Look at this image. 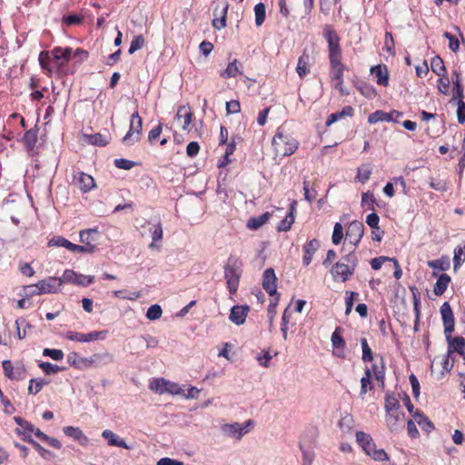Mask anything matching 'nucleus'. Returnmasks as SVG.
<instances>
[{
    "label": "nucleus",
    "mask_w": 465,
    "mask_h": 465,
    "mask_svg": "<svg viewBox=\"0 0 465 465\" xmlns=\"http://www.w3.org/2000/svg\"><path fill=\"white\" fill-rule=\"evenodd\" d=\"M413 419L415 420V422H417L422 429L430 431L433 430V423L430 421L427 417L423 415L422 412L416 411L412 414Z\"/></svg>",
    "instance_id": "37998d69"
},
{
    "label": "nucleus",
    "mask_w": 465,
    "mask_h": 465,
    "mask_svg": "<svg viewBox=\"0 0 465 465\" xmlns=\"http://www.w3.org/2000/svg\"><path fill=\"white\" fill-rule=\"evenodd\" d=\"M366 453L371 456L375 460H387L389 459L386 451L383 449H377L376 445L374 444V447L370 451L367 450Z\"/></svg>",
    "instance_id": "6e6d98bb"
},
{
    "label": "nucleus",
    "mask_w": 465,
    "mask_h": 465,
    "mask_svg": "<svg viewBox=\"0 0 465 465\" xmlns=\"http://www.w3.org/2000/svg\"><path fill=\"white\" fill-rule=\"evenodd\" d=\"M45 384H47V382L43 379H31L29 381L28 393L34 395L37 394Z\"/></svg>",
    "instance_id": "3c124183"
},
{
    "label": "nucleus",
    "mask_w": 465,
    "mask_h": 465,
    "mask_svg": "<svg viewBox=\"0 0 465 465\" xmlns=\"http://www.w3.org/2000/svg\"><path fill=\"white\" fill-rule=\"evenodd\" d=\"M145 44V39L143 35H136L131 42L128 53L134 54L137 50L141 49Z\"/></svg>",
    "instance_id": "4d7b16f0"
},
{
    "label": "nucleus",
    "mask_w": 465,
    "mask_h": 465,
    "mask_svg": "<svg viewBox=\"0 0 465 465\" xmlns=\"http://www.w3.org/2000/svg\"><path fill=\"white\" fill-rule=\"evenodd\" d=\"M320 247V242L317 239H312L303 245V257L302 263L308 266L312 260V256Z\"/></svg>",
    "instance_id": "412c9836"
},
{
    "label": "nucleus",
    "mask_w": 465,
    "mask_h": 465,
    "mask_svg": "<svg viewBox=\"0 0 465 465\" xmlns=\"http://www.w3.org/2000/svg\"><path fill=\"white\" fill-rule=\"evenodd\" d=\"M24 440L30 443L43 459L48 460L52 456V453L48 450L43 448L37 441L33 440L31 435H25Z\"/></svg>",
    "instance_id": "a19ab883"
},
{
    "label": "nucleus",
    "mask_w": 465,
    "mask_h": 465,
    "mask_svg": "<svg viewBox=\"0 0 465 465\" xmlns=\"http://www.w3.org/2000/svg\"><path fill=\"white\" fill-rule=\"evenodd\" d=\"M72 183L83 193H88L96 186L94 177L82 171L74 172Z\"/></svg>",
    "instance_id": "6e6552de"
},
{
    "label": "nucleus",
    "mask_w": 465,
    "mask_h": 465,
    "mask_svg": "<svg viewBox=\"0 0 465 465\" xmlns=\"http://www.w3.org/2000/svg\"><path fill=\"white\" fill-rule=\"evenodd\" d=\"M254 15H255V24L257 26H260L263 24L266 17V8L265 5L262 3H259L254 6Z\"/></svg>",
    "instance_id": "09e8293b"
},
{
    "label": "nucleus",
    "mask_w": 465,
    "mask_h": 465,
    "mask_svg": "<svg viewBox=\"0 0 465 465\" xmlns=\"http://www.w3.org/2000/svg\"><path fill=\"white\" fill-rule=\"evenodd\" d=\"M322 36L327 43L330 78L334 83V88L339 90L341 94H344V74L349 71V68L342 62L341 38L331 25H325L323 26Z\"/></svg>",
    "instance_id": "f257e3e1"
},
{
    "label": "nucleus",
    "mask_w": 465,
    "mask_h": 465,
    "mask_svg": "<svg viewBox=\"0 0 465 465\" xmlns=\"http://www.w3.org/2000/svg\"><path fill=\"white\" fill-rule=\"evenodd\" d=\"M39 367L47 375L54 374L62 370L57 365L52 364L50 362H41Z\"/></svg>",
    "instance_id": "774afa93"
},
{
    "label": "nucleus",
    "mask_w": 465,
    "mask_h": 465,
    "mask_svg": "<svg viewBox=\"0 0 465 465\" xmlns=\"http://www.w3.org/2000/svg\"><path fill=\"white\" fill-rule=\"evenodd\" d=\"M163 310L160 305L153 304L150 306L146 312V317L151 321H155L161 318Z\"/></svg>",
    "instance_id": "bf43d9fd"
},
{
    "label": "nucleus",
    "mask_w": 465,
    "mask_h": 465,
    "mask_svg": "<svg viewBox=\"0 0 465 465\" xmlns=\"http://www.w3.org/2000/svg\"><path fill=\"white\" fill-rule=\"evenodd\" d=\"M341 328H336V330L332 332L331 341L333 346V349H345L346 342L342 336L340 334Z\"/></svg>",
    "instance_id": "603ef678"
},
{
    "label": "nucleus",
    "mask_w": 465,
    "mask_h": 465,
    "mask_svg": "<svg viewBox=\"0 0 465 465\" xmlns=\"http://www.w3.org/2000/svg\"><path fill=\"white\" fill-rule=\"evenodd\" d=\"M405 418L404 412L401 411V410L396 411L395 412L388 413L385 416V421L387 427L391 431H397L400 424L403 422Z\"/></svg>",
    "instance_id": "aec40b11"
},
{
    "label": "nucleus",
    "mask_w": 465,
    "mask_h": 465,
    "mask_svg": "<svg viewBox=\"0 0 465 465\" xmlns=\"http://www.w3.org/2000/svg\"><path fill=\"white\" fill-rule=\"evenodd\" d=\"M84 16L80 15H69L63 18V23L67 25H75L83 23Z\"/></svg>",
    "instance_id": "0e129e2a"
},
{
    "label": "nucleus",
    "mask_w": 465,
    "mask_h": 465,
    "mask_svg": "<svg viewBox=\"0 0 465 465\" xmlns=\"http://www.w3.org/2000/svg\"><path fill=\"white\" fill-rule=\"evenodd\" d=\"M343 237V228L341 223H336L333 228L331 241L334 244H339Z\"/></svg>",
    "instance_id": "338daca9"
},
{
    "label": "nucleus",
    "mask_w": 465,
    "mask_h": 465,
    "mask_svg": "<svg viewBox=\"0 0 465 465\" xmlns=\"http://www.w3.org/2000/svg\"><path fill=\"white\" fill-rule=\"evenodd\" d=\"M73 54L71 47H54L52 50L53 58L58 67H63L70 61Z\"/></svg>",
    "instance_id": "dca6fc26"
},
{
    "label": "nucleus",
    "mask_w": 465,
    "mask_h": 465,
    "mask_svg": "<svg viewBox=\"0 0 465 465\" xmlns=\"http://www.w3.org/2000/svg\"><path fill=\"white\" fill-rule=\"evenodd\" d=\"M262 288L270 296L278 295L277 277L272 268H268L263 272Z\"/></svg>",
    "instance_id": "ddd939ff"
},
{
    "label": "nucleus",
    "mask_w": 465,
    "mask_h": 465,
    "mask_svg": "<svg viewBox=\"0 0 465 465\" xmlns=\"http://www.w3.org/2000/svg\"><path fill=\"white\" fill-rule=\"evenodd\" d=\"M63 285V280L58 277H47L39 281L34 285L35 290L32 292L35 295H42L46 293H56Z\"/></svg>",
    "instance_id": "423d86ee"
},
{
    "label": "nucleus",
    "mask_w": 465,
    "mask_h": 465,
    "mask_svg": "<svg viewBox=\"0 0 465 465\" xmlns=\"http://www.w3.org/2000/svg\"><path fill=\"white\" fill-rule=\"evenodd\" d=\"M303 191H304V198L309 203H312L313 200H315L317 196V192L314 189H312L310 187V182L304 181L303 182Z\"/></svg>",
    "instance_id": "69168bd1"
},
{
    "label": "nucleus",
    "mask_w": 465,
    "mask_h": 465,
    "mask_svg": "<svg viewBox=\"0 0 465 465\" xmlns=\"http://www.w3.org/2000/svg\"><path fill=\"white\" fill-rule=\"evenodd\" d=\"M176 118L183 130H187L192 123L193 113L189 107L184 105L179 106L176 114Z\"/></svg>",
    "instance_id": "b1692460"
},
{
    "label": "nucleus",
    "mask_w": 465,
    "mask_h": 465,
    "mask_svg": "<svg viewBox=\"0 0 465 465\" xmlns=\"http://www.w3.org/2000/svg\"><path fill=\"white\" fill-rule=\"evenodd\" d=\"M102 436L108 440V445L110 446L121 447L126 450L130 449V447L123 439H120L119 436H117L110 430H104L102 433Z\"/></svg>",
    "instance_id": "cd10ccee"
},
{
    "label": "nucleus",
    "mask_w": 465,
    "mask_h": 465,
    "mask_svg": "<svg viewBox=\"0 0 465 465\" xmlns=\"http://www.w3.org/2000/svg\"><path fill=\"white\" fill-rule=\"evenodd\" d=\"M23 141L29 150H33L37 142V130L30 129L24 134Z\"/></svg>",
    "instance_id": "c03bdc74"
},
{
    "label": "nucleus",
    "mask_w": 465,
    "mask_h": 465,
    "mask_svg": "<svg viewBox=\"0 0 465 465\" xmlns=\"http://www.w3.org/2000/svg\"><path fill=\"white\" fill-rule=\"evenodd\" d=\"M440 312L443 322L444 333L446 336L451 334L455 330V317L450 304L444 302L440 309Z\"/></svg>",
    "instance_id": "9b49d317"
},
{
    "label": "nucleus",
    "mask_w": 465,
    "mask_h": 465,
    "mask_svg": "<svg viewBox=\"0 0 465 465\" xmlns=\"http://www.w3.org/2000/svg\"><path fill=\"white\" fill-rule=\"evenodd\" d=\"M296 201H293L291 205H290V210H289V213L288 214L285 216L284 219H282L278 226H277V230L279 232H288L291 228H292V225L294 223V213L296 211Z\"/></svg>",
    "instance_id": "5701e85b"
},
{
    "label": "nucleus",
    "mask_w": 465,
    "mask_h": 465,
    "mask_svg": "<svg viewBox=\"0 0 465 465\" xmlns=\"http://www.w3.org/2000/svg\"><path fill=\"white\" fill-rule=\"evenodd\" d=\"M364 233V225L360 221H352L346 231L345 239L352 245L356 246Z\"/></svg>",
    "instance_id": "9d476101"
},
{
    "label": "nucleus",
    "mask_w": 465,
    "mask_h": 465,
    "mask_svg": "<svg viewBox=\"0 0 465 465\" xmlns=\"http://www.w3.org/2000/svg\"><path fill=\"white\" fill-rule=\"evenodd\" d=\"M2 367L5 377L11 381H22L26 377V368L23 362H16L15 365L9 360L2 362Z\"/></svg>",
    "instance_id": "0eeeda50"
},
{
    "label": "nucleus",
    "mask_w": 465,
    "mask_h": 465,
    "mask_svg": "<svg viewBox=\"0 0 465 465\" xmlns=\"http://www.w3.org/2000/svg\"><path fill=\"white\" fill-rule=\"evenodd\" d=\"M313 64V60L307 51H303L302 55L298 58L296 66V73L301 79H303L311 72V67Z\"/></svg>",
    "instance_id": "2eb2a0df"
},
{
    "label": "nucleus",
    "mask_w": 465,
    "mask_h": 465,
    "mask_svg": "<svg viewBox=\"0 0 465 465\" xmlns=\"http://www.w3.org/2000/svg\"><path fill=\"white\" fill-rule=\"evenodd\" d=\"M354 270L355 264L350 266L345 262H338L332 266L331 272L334 280H340L344 282L354 273Z\"/></svg>",
    "instance_id": "f8f14e48"
},
{
    "label": "nucleus",
    "mask_w": 465,
    "mask_h": 465,
    "mask_svg": "<svg viewBox=\"0 0 465 465\" xmlns=\"http://www.w3.org/2000/svg\"><path fill=\"white\" fill-rule=\"evenodd\" d=\"M224 278L231 294L236 293L242 273V262L236 256L231 255L224 265Z\"/></svg>",
    "instance_id": "7ed1b4c3"
},
{
    "label": "nucleus",
    "mask_w": 465,
    "mask_h": 465,
    "mask_svg": "<svg viewBox=\"0 0 465 465\" xmlns=\"http://www.w3.org/2000/svg\"><path fill=\"white\" fill-rule=\"evenodd\" d=\"M381 365L379 366L378 364L374 363L371 365V375L373 374L377 381L381 382V385H384V380H385V367L383 365V360L381 359Z\"/></svg>",
    "instance_id": "49530a36"
},
{
    "label": "nucleus",
    "mask_w": 465,
    "mask_h": 465,
    "mask_svg": "<svg viewBox=\"0 0 465 465\" xmlns=\"http://www.w3.org/2000/svg\"><path fill=\"white\" fill-rule=\"evenodd\" d=\"M50 63V55L47 51H42L39 54V64L44 70L48 72L50 75L52 74V69L49 66Z\"/></svg>",
    "instance_id": "680f3d73"
},
{
    "label": "nucleus",
    "mask_w": 465,
    "mask_h": 465,
    "mask_svg": "<svg viewBox=\"0 0 465 465\" xmlns=\"http://www.w3.org/2000/svg\"><path fill=\"white\" fill-rule=\"evenodd\" d=\"M374 387L371 381V371L369 367H366L364 370V375L361 379V391L359 397L361 400H364L366 393L369 391H372Z\"/></svg>",
    "instance_id": "393cba45"
},
{
    "label": "nucleus",
    "mask_w": 465,
    "mask_h": 465,
    "mask_svg": "<svg viewBox=\"0 0 465 465\" xmlns=\"http://www.w3.org/2000/svg\"><path fill=\"white\" fill-rule=\"evenodd\" d=\"M446 338L448 341V351L450 353H451V351H456L460 354L463 349H465V339L463 337L452 338L451 334H448Z\"/></svg>",
    "instance_id": "a878e982"
},
{
    "label": "nucleus",
    "mask_w": 465,
    "mask_h": 465,
    "mask_svg": "<svg viewBox=\"0 0 465 465\" xmlns=\"http://www.w3.org/2000/svg\"><path fill=\"white\" fill-rule=\"evenodd\" d=\"M60 279L63 280V282H68L83 287L89 286L94 282V276L83 275L69 269L64 271L63 276Z\"/></svg>",
    "instance_id": "1a4fd4ad"
},
{
    "label": "nucleus",
    "mask_w": 465,
    "mask_h": 465,
    "mask_svg": "<svg viewBox=\"0 0 465 465\" xmlns=\"http://www.w3.org/2000/svg\"><path fill=\"white\" fill-rule=\"evenodd\" d=\"M270 216L271 213L266 212L258 217H252L247 223V227L252 230H257L269 221Z\"/></svg>",
    "instance_id": "58836bf2"
},
{
    "label": "nucleus",
    "mask_w": 465,
    "mask_h": 465,
    "mask_svg": "<svg viewBox=\"0 0 465 465\" xmlns=\"http://www.w3.org/2000/svg\"><path fill=\"white\" fill-rule=\"evenodd\" d=\"M88 143L95 146H106L110 143V135L104 134H94L85 135Z\"/></svg>",
    "instance_id": "2f4dec72"
},
{
    "label": "nucleus",
    "mask_w": 465,
    "mask_h": 465,
    "mask_svg": "<svg viewBox=\"0 0 465 465\" xmlns=\"http://www.w3.org/2000/svg\"><path fill=\"white\" fill-rule=\"evenodd\" d=\"M164 386H165V379H163V378L153 379L149 384L150 390H152L155 392H158L160 394L164 393Z\"/></svg>",
    "instance_id": "052dcab7"
},
{
    "label": "nucleus",
    "mask_w": 465,
    "mask_h": 465,
    "mask_svg": "<svg viewBox=\"0 0 465 465\" xmlns=\"http://www.w3.org/2000/svg\"><path fill=\"white\" fill-rule=\"evenodd\" d=\"M361 205L365 210L375 211V206L378 203L372 192L367 191L361 193Z\"/></svg>",
    "instance_id": "f704fd0d"
},
{
    "label": "nucleus",
    "mask_w": 465,
    "mask_h": 465,
    "mask_svg": "<svg viewBox=\"0 0 465 465\" xmlns=\"http://www.w3.org/2000/svg\"><path fill=\"white\" fill-rule=\"evenodd\" d=\"M451 80L453 82L451 99L458 100L457 117L460 124H463L465 122V103L462 99L464 89L460 82V74L456 70L452 71Z\"/></svg>",
    "instance_id": "20e7f679"
},
{
    "label": "nucleus",
    "mask_w": 465,
    "mask_h": 465,
    "mask_svg": "<svg viewBox=\"0 0 465 465\" xmlns=\"http://www.w3.org/2000/svg\"><path fill=\"white\" fill-rule=\"evenodd\" d=\"M249 306L235 305L231 309L229 319L236 325L243 324L249 312Z\"/></svg>",
    "instance_id": "6ab92c4d"
},
{
    "label": "nucleus",
    "mask_w": 465,
    "mask_h": 465,
    "mask_svg": "<svg viewBox=\"0 0 465 465\" xmlns=\"http://www.w3.org/2000/svg\"><path fill=\"white\" fill-rule=\"evenodd\" d=\"M97 235L98 231L96 229L84 230L80 232V242H83L84 246L95 248L94 242L96 241Z\"/></svg>",
    "instance_id": "c756f323"
},
{
    "label": "nucleus",
    "mask_w": 465,
    "mask_h": 465,
    "mask_svg": "<svg viewBox=\"0 0 465 465\" xmlns=\"http://www.w3.org/2000/svg\"><path fill=\"white\" fill-rule=\"evenodd\" d=\"M15 420L21 427L20 429H16L15 431L17 434L21 435L23 440L25 435H31V433L34 431L35 427L31 422L24 420L21 417H15Z\"/></svg>",
    "instance_id": "c9c22d12"
},
{
    "label": "nucleus",
    "mask_w": 465,
    "mask_h": 465,
    "mask_svg": "<svg viewBox=\"0 0 465 465\" xmlns=\"http://www.w3.org/2000/svg\"><path fill=\"white\" fill-rule=\"evenodd\" d=\"M465 262V241L463 245L455 247L453 255V270L457 272Z\"/></svg>",
    "instance_id": "72a5a7b5"
},
{
    "label": "nucleus",
    "mask_w": 465,
    "mask_h": 465,
    "mask_svg": "<svg viewBox=\"0 0 465 465\" xmlns=\"http://www.w3.org/2000/svg\"><path fill=\"white\" fill-rule=\"evenodd\" d=\"M252 424L253 422L252 420H247L244 423V425H242L238 422L232 424H226L223 427V430L229 435H232L235 437L237 440H240L244 433L248 432V427L252 426Z\"/></svg>",
    "instance_id": "f3484780"
},
{
    "label": "nucleus",
    "mask_w": 465,
    "mask_h": 465,
    "mask_svg": "<svg viewBox=\"0 0 465 465\" xmlns=\"http://www.w3.org/2000/svg\"><path fill=\"white\" fill-rule=\"evenodd\" d=\"M143 130V119L139 115L138 111H135L130 119V126L127 134L123 138V143L132 145L140 140Z\"/></svg>",
    "instance_id": "39448f33"
},
{
    "label": "nucleus",
    "mask_w": 465,
    "mask_h": 465,
    "mask_svg": "<svg viewBox=\"0 0 465 465\" xmlns=\"http://www.w3.org/2000/svg\"><path fill=\"white\" fill-rule=\"evenodd\" d=\"M299 141L283 126H279L272 139L274 157L283 158L293 154L299 148Z\"/></svg>",
    "instance_id": "f03ea898"
},
{
    "label": "nucleus",
    "mask_w": 465,
    "mask_h": 465,
    "mask_svg": "<svg viewBox=\"0 0 465 465\" xmlns=\"http://www.w3.org/2000/svg\"><path fill=\"white\" fill-rule=\"evenodd\" d=\"M371 173H372L371 164V163H363L357 170V174L355 176V182H359L361 183H365L371 178Z\"/></svg>",
    "instance_id": "473e14b6"
},
{
    "label": "nucleus",
    "mask_w": 465,
    "mask_h": 465,
    "mask_svg": "<svg viewBox=\"0 0 465 465\" xmlns=\"http://www.w3.org/2000/svg\"><path fill=\"white\" fill-rule=\"evenodd\" d=\"M356 440L359 445L363 449L365 452L367 450L370 451L374 447V442L371 437L363 431H358L356 433Z\"/></svg>",
    "instance_id": "4c0bfd02"
},
{
    "label": "nucleus",
    "mask_w": 465,
    "mask_h": 465,
    "mask_svg": "<svg viewBox=\"0 0 465 465\" xmlns=\"http://www.w3.org/2000/svg\"><path fill=\"white\" fill-rule=\"evenodd\" d=\"M150 232L152 235L153 242L150 243V248H154L155 242L161 241L163 239V227L161 223L154 224L153 228L150 229Z\"/></svg>",
    "instance_id": "864d4df0"
},
{
    "label": "nucleus",
    "mask_w": 465,
    "mask_h": 465,
    "mask_svg": "<svg viewBox=\"0 0 465 465\" xmlns=\"http://www.w3.org/2000/svg\"><path fill=\"white\" fill-rule=\"evenodd\" d=\"M391 119L389 113L382 110H377L368 116V123L374 124L379 122H391Z\"/></svg>",
    "instance_id": "ea45409f"
},
{
    "label": "nucleus",
    "mask_w": 465,
    "mask_h": 465,
    "mask_svg": "<svg viewBox=\"0 0 465 465\" xmlns=\"http://www.w3.org/2000/svg\"><path fill=\"white\" fill-rule=\"evenodd\" d=\"M451 282V278L447 273H441L438 275V295L445 293L448 285Z\"/></svg>",
    "instance_id": "8fccbe9b"
},
{
    "label": "nucleus",
    "mask_w": 465,
    "mask_h": 465,
    "mask_svg": "<svg viewBox=\"0 0 465 465\" xmlns=\"http://www.w3.org/2000/svg\"><path fill=\"white\" fill-rule=\"evenodd\" d=\"M103 331H92L89 333H82L77 331H69L65 333L64 337L69 341H79V342H89L104 339Z\"/></svg>",
    "instance_id": "4468645a"
},
{
    "label": "nucleus",
    "mask_w": 465,
    "mask_h": 465,
    "mask_svg": "<svg viewBox=\"0 0 465 465\" xmlns=\"http://www.w3.org/2000/svg\"><path fill=\"white\" fill-rule=\"evenodd\" d=\"M439 76V85L438 90L443 94H452V88H453V82L451 80L452 78V72L450 73V76L441 74V73H438Z\"/></svg>",
    "instance_id": "7c9ffc66"
},
{
    "label": "nucleus",
    "mask_w": 465,
    "mask_h": 465,
    "mask_svg": "<svg viewBox=\"0 0 465 465\" xmlns=\"http://www.w3.org/2000/svg\"><path fill=\"white\" fill-rule=\"evenodd\" d=\"M361 349H362V361L365 362L371 361L373 360L372 351L370 348L368 341L365 338L361 340Z\"/></svg>",
    "instance_id": "13d9d810"
},
{
    "label": "nucleus",
    "mask_w": 465,
    "mask_h": 465,
    "mask_svg": "<svg viewBox=\"0 0 465 465\" xmlns=\"http://www.w3.org/2000/svg\"><path fill=\"white\" fill-rule=\"evenodd\" d=\"M354 114V109L351 105L344 106L341 112L331 114L327 120H326V125L330 126L335 122H337L339 119H341L343 117L349 116L351 117Z\"/></svg>",
    "instance_id": "bb28decb"
},
{
    "label": "nucleus",
    "mask_w": 465,
    "mask_h": 465,
    "mask_svg": "<svg viewBox=\"0 0 465 465\" xmlns=\"http://www.w3.org/2000/svg\"><path fill=\"white\" fill-rule=\"evenodd\" d=\"M371 74L376 78L378 84L387 86L389 84V74L386 65L378 64L371 69Z\"/></svg>",
    "instance_id": "4be33fe9"
},
{
    "label": "nucleus",
    "mask_w": 465,
    "mask_h": 465,
    "mask_svg": "<svg viewBox=\"0 0 465 465\" xmlns=\"http://www.w3.org/2000/svg\"><path fill=\"white\" fill-rule=\"evenodd\" d=\"M229 5L226 3L221 10V17L214 18L213 20V26L218 30H221L226 26V17Z\"/></svg>",
    "instance_id": "de8ad7c7"
},
{
    "label": "nucleus",
    "mask_w": 465,
    "mask_h": 465,
    "mask_svg": "<svg viewBox=\"0 0 465 465\" xmlns=\"http://www.w3.org/2000/svg\"><path fill=\"white\" fill-rule=\"evenodd\" d=\"M44 356L52 358L54 361H62L64 359V352L58 349L45 348L43 351Z\"/></svg>",
    "instance_id": "e2e57ef3"
},
{
    "label": "nucleus",
    "mask_w": 465,
    "mask_h": 465,
    "mask_svg": "<svg viewBox=\"0 0 465 465\" xmlns=\"http://www.w3.org/2000/svg\"><path fill=\"white\" fill-rule=\"evenodd\" d=\"M16 337L22 340L26 337V328H31V325L24 318H19L15 321Z\"/></svg>",
    "instance_id": "a18cd8bd"
},
{
    "label": "nucleus",
    "mask_w": 465,
    "mask_h": 465,
    "mask_svg": "<svg viewBox=\"0 0 465 465\" xmlns=\"http://www.w3.org/2000/svg\"><path fill=\"white\" fill-rule=\"evenodd\" d=\"M241 67L242 65L238 60L234 59L223 71L221 72V76L224 79L236 77L237 75L242 74Z\"/></svg>",
    "instance_id": "c85d7f7f"
},
{
    "label": "nucleus",
    "mask_w": 465,
    "mask_h": 465,
    "mask_svg": "<svg viewBox=\"0 0 465 465\" xmlns=\"http://www.w3.org/2000/svg\"><path fill=\"white\" fill-rule=\"evenodd\" d=\"M443 39L448 42V46L450 51L456 52L460 48V41L456 35H452L451 33L445 32L443 33Z\"/></svg>",
    "instance_id": "5fc2aeb1"
},
{
    "label": "nucleus",
    "mask_w": 465,
    "mask_h": 465,
    "mask_svg": "<svg viewBox=\"0 0 465 465\" xmlns=\"http://www.w3.org/2000/svg\"><path fill=\"white\" fill-rule=\"evenodd\" d=\"M413 419L415 420V422H417L422 429L430 431L433 430V423L430 421L427 417L423 415L422 412L416 411L412 414Z\"/></svg>",
    "instance_id": "79ce46f5"
},
{
    "label": "nucleus",
    "mask_w": 465,
    "mask_h": 465,
    "mask_svg": "<svg viewBox=\"0 0 465 465\" xmlns=\"http://www.w3.org/2000/svg\"><path fill=\"white\" fill-rule=\"evenodd\" d=\"M385 405L384 409L386 414L395 412L396 411L401 409V404L399 400L394 396L393 393L387 392L385 394Z\"/></svg>",
    "instance_id": "e433bc0d"
},
{
    "label": "nucleus",
    "mask_w": 465,
    "mask_h": 465,
    "mask_svg": "<svg viewBox=\"0 0 465 465\" xmlns=\"http://www.w3.org/2000/svg\"><path fill=\"white\" fill-rule=\"evenodd\" d=\"M63 431L67 437L76 440L82 446L85 447L89 444L88 437L78 427L65 426L64 427Z\"/></svg>",
    "instance_id": "a211bd4d"
}]
</instances>
